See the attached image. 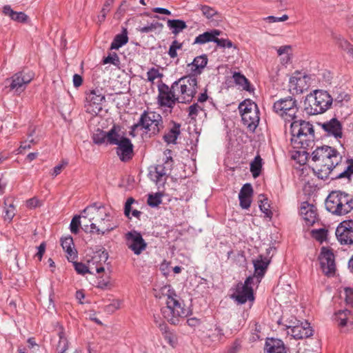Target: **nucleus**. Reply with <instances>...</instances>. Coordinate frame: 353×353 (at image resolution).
<instances>
[{
  "label": "nucleus",
  "mask_w": 353,
  "mask_h": 353,
  "mask_svg": "<svg viewBox=\"0 0 353 353\" xmlns=\"http://www.w3.org/2000/svg\"><path fill=\"white\" fill-rule=\"evenodd\" d=\"M109 217V212L106 208L102 205H98L96 203L88 206L82 212V218L90 223V232H94L95 230L97 234H104L115 228L114 225L110 223ZM88 226V223H84V230H86Z\"/></svg>",
  "instance_id": "obj_3"
},
{
  "label": "nucleus",
  "mask_w": 353,
  "mask_h": 353,
  "mask_svg": "<svg viewBox=\"0 0 353 353\" xmlns=\"http://www.w3.org/2000/svg\"><path fill=\"white\" fill-rule=\"evenodd\" d=\"M262 168V159L259 155L254 157L250 163V171L254 178L259 176Z\"/></svg>",
  "instance_id": "obj_38"
},
{
  "label": "nucleus",
  "mask_w": 353,
  "mask_h": 353,
  "mask_svg": "<svg viewBox=\"0 0 353 353\" xmlns=\"http://www.w3.org/2000/svg\"><path fill=\"white\" fill-rule=\"evenodd\" d=\"M182 43L178 42L176 40L172 41V44L170 46L168 54L171 58H175L177 57L176 50L181 49Z\"/></svg>",
  "instance_id": "obj_51"
},
{
  "label": "nucleus",
  "mask_w": 353,
  "mask_h": 353,
  "mask_svg": "<svg viewBox=\"0 0 353 353\" xmlns=\"http://www.w3.org/2000/svg\"><path fill=\"white\" fill-rule=\"evenodd\" d=\"M233 296L236 301L241 304L245 303L248 301L253 300L252 288L243 285L242 283H239L236 287V294Z\"/></svg>",
  "instance_id": "obj_23"
},
{
  "label": "nucleus",
  "mask_w": 353,
  "mask_h": 353,
  "mask_svg": "<svg viewBox=\"0 0 353 353\" xmlns=\"http://www.w3.org/2000/svg\"><path fill=\"white\" fill-rule=\"evenodd\" d=\"M74 268L76 272L79 274L84 275L87 273L92 274L89 268L82 263L74 262Z\"/></svg>",
  "instance_id": "obj_53"
},
{
  "label": "nucleus",
  "mask_w": 353,
  "mask_h": 353,
  "mask_svg": "<svg viewBox=\"0 0 353 353\" xmlns=\"http://www.w3.org/2000/svg\"><path fill=\"white\" fill-rule=\"evenodd\" d=\"M164 339L167 341V343L170 345L172 347H174L177 343V339L175 334L170 332L165 331L163 333Z\"/></svg>",
  "instance_id": "obj_55"
},
{
  "label": "nucleus",
  "mask_w": 353,
  "mask_h": 353,
  "mask_svg": "<svg viewBox=\"0 0 353 353\" xmlns=\"http://www.w3.org/2000/svg\"><path fill=\"white\" fill-rule=\"evenodd\" d=\"M307 77H293L290 80V87L291 90H294L296 94L303 93L305 90L308 89V85L306 83Z\"/></svg>",
  "instance_id": "obj_29"
},
{
  "label": "nucleus",
  "mask_w": 353,
  "mask_h": 353,
  "mask_svg": "<svg viewBox=\"0 0 353 353\" xmlns=\"http://www.w3.org/2000/svg\"><path fill=\"white\" fill-rule=\"evenodd\" d=\"M289 19L288 15L283 14L281 17H276L274 16H269L265 18H264V20L268 23H276V22H282L285 21Z\"/></svg>",
  "instance_id": "obj_59"
},
{
  "label": "nucleus",
  "mask_w": 353,
  "mask_h": 353,
  "mask_svg": "<svg viewBox=\"0 0 353 353\" xmlns=\"http://www.w3.org/2000/svg\"><path fill=\"white\" fill-rule=\"evenodd\" d=\"M93 141L97 144L107 143L106 132L102 131L99 134H94L93 135Z\"/></svg>",
  "instance_id": "obj_58"
},
{
  "label": "nucleus",
  "mask_w": 353,
  "mask_h": 353,
  "mask_svg": "<svg viewBox=\"0 0 353 353\" xmlns=\"http://www.w3.org/2000/svg\"><path fill=\"white\" fill-rule=\"evenodd\" d=\"M61 246L66 253L68 261H73L77 257V254L74 248L73 239L70 236L61 239Z\"/></svg>",
  "instance_id": "obj_28"
},
{
  "label": "nucleus",
  "mask_w": 353,
  "mask_h": 353,
  "mask_svg": "<svg viewBox=\"0 0 353 353\" xmlns=\"http://www.w3.org/2000/svg\"><path fill=\"white\" fill-rule=\"evenodd\" d=\"M252 194L253 189L251 184H244L239 194L240 206L243 209H248L250 207Z\"/></svg>",
  "instance_id": "obj_25"
},
{
  "label": "nucleus",
  "mask_w": 353,
  "mask_h": 353,
  "mask_svg": "<svg viewBox=\"0 0 353 353\" xmlns=\"http://www.w3.org/2000/svg\"><path fill=\"white\" fill-rule=\"evenodd\" d=\"M261 203L259 204L260 210L263 212L267 217H271L272 213L270 209V205L268 203V200L265 201L260 200Z\"/></svg>",
  "instance_id": "obj_57"
},
{
  "label": "nucleus",
  "mask_w": 353,
  "mask_h": 353,
  "mask_svg": "<svg viewBox=\"0 0 353 353\" xmlns=\"http://www.w3.org/2000/svg\"><path fill=\"white\" fill-rule=\"evenodd\" d=\"M128 41V38L125 34H117L114 39L113 41L111 43V49H119L122 46L127 43Z\"/></svg>",
  "instance_id": "obj_40"
},
{
  "label": "nucleus",
  "mask_w": 353,
  "mask_h": 353,
  "mask_svg": "<svg viewBox=\"0 0 353 353\" xmlns=\"http://www.w3.org/2000/svg\"><path fill=\"white\" fill-rule=\"evenodd\" d=\"M218 46L223 48H232L233 44L230 40L224 39H219L217 37H216L215 42Z\"/></svg>",
  "instance_id": "obj_62"
},
{
  "label": "nucleus",
  "mask_w": 353,
  "mask_h": 353,
  "mask_svg": "<svg viewBox=\"0 0 353 353\" xmlns=\"http://www.w3.org/2000/svg\"><path fill=\"white\" fill-rule=\"evenodd\" d=\"M148 204L151 207H157L161 203V198L159 194H149Z\"/></svg>",
  "instance_id": "obj_52"
},
{
  "label": "nucleus",
  "mask_w": 353,
  "mask_h": 353,
  "mask_svg": "<svg viewBox=\"0 0 353 353\" xmlns=\"http://www.w3.org/2000/svg\"><path fill=\"white\" fill-rule=\"evenodd\" d=\"M97 288L103 290L110 289L112 288V283L110 281V279L108 278L106 279H99L97 283Z\"/></svg>",
  "instance_id": "obj_64"
},
{
  "label": "nucleus",
  "mask_w": 353,
  "mask_h": 353,
  "mask_svg": "<svg viewBox=\"0 0 353 353\" xmlns=\"http://www.w3.org/2000/svg\"><path fill=\"white\" fill-rule=\"evenodd\" d=\"M207 63L208 58L206 55L203 54L195 57L193 61L188 65V70L190 72V74L196 77V76L201 74Z\"/></svg>",
  "instance_id": "obj_24"
},
{
  "label": "nucleus",
  "mask_w": 353,
  "mask_h": 353,
  "mask_svg": "<svg viewBox=\"0 0 353 353\" xmlns=\"http://www.w3.org/2000/svg\"><path fill=\"white\" fill-rule=\"evenodd\" d=\"M173 89V84L169 87L165 83L158 86L157 103L159 106L172 108L176 103H180L179 96Z\"/></svg>",
  "instance_id": "obj_11"
},
{
  "label": "nucleus",
  "mask_w": 353,
  "mask_h": 353,
  "mask_svg": "<svg viewBox=\"0 0 353 353\" xmlns=\"http://www.w3.org/2000/svg\"><path fill=\"white\" fill-rule=\"evenodd\" d=\"M117 145V154L121 161L127 162L132 159L133 145L128 138L123 139Z\"/></svg>",
  "instance_id": "obj_18"
},
{
  "label": "nucleus",
  "mask_w": 353,
  "mask_h": 353,
  "mask_svg": "<svg viewBox=\"0 0 353 353\" xmlns=\"http://www.w3.org/2000/svg\"><path fill=\"white\" fill-rule=\"evenodd\" d=\"M103 63H112L114 65H118L119 64V58L116 53L110 54L103 59Z\"/></svg>",
  "instance_id": "obj_54"
},
{
  "label": "nucleus",
  "mask_w": 353,
  "mask_h": 353,
  "mask_svg": "<svg viewBox=\"0 0 353 353\" xmlns=\"http://www.w3.org/2000/svg\"><path fill=\"white\" fill-rule=\"evenodd\" d=\"M168 26L172 30V32L175 35H177L187 28L185 22L180 19H169L168 21Z\"/></svg>",
  "instance_id": "obj_36"
},
{
  "label": "nucleus",
  "mask_w": 353,
  "mask_h": 353,
  "mask_svg": "<svg viewBox=\"0 0 353 353\" xmlns=\"http://www.w3.org/2000/svg\"><path fill=\"white\" fill-rule=\"evenodd\" d=\"M233 79L236 85H239L243 90L250 91V82L248 79L240 72H234Z\"/></svg>",
  "instance_id": "obj_37"
},
{
  "label": "nucleus",
  "mask_w": 353,
  "mask_h": 353,
  "mask_svg": "<svg viewBox=\"0 0 353 353\" xmlns=\"http://www.w3.org/2000/svg\"><path fill=\"white\" fill-rule=\"evenodd\" d=\"M4 212V220L10 222L16 214V209L14 205L12 203H10L8 206L5 207Z\"/></svg>",
  "instance_id": "obj_46"
},
{
  "label": "nucleus",
  "mask_w": 353,
  "mask_h": 353,
  "mask_svg": "<svg viewBox=\"0 0 353 353\" xmlns=\"http://www.w3.org/2000/svg\"><path fill=\"white\" fill-rule=\"evenodd\" d=\"M288 333L290 334L296 339L307 338L312 335V330L307 321L293 323V325L288 326Z\"/></svg>",
  "instance_id": "obj_16"
},
{
  "label": "nucleus",
  "mask_w": 353,
  "mask_h": 353,
  "mask_svg": "<svg viewBox=\"0 0 353 353\" xmlns=\"http://www.w3.org/2000/svg\"><path fill=\"white\" fill-rule=\"evenodd\" d=\"M322 128L330 136L340 139L343 136V128L341 122L336 119H332L322 124Z\"/></svg>",
  "instance_id": "obj_21"
},
{
  "label": "nucleus",
  "mask_w": 353,
  "mask_h": 353,
  "mask_svg": "<svg viewBox=\"0 0 353 353\" xmlns=\"http://www.w3.org/2000/svg\"><path fill=\"white\" fill-rule=\"evenodd\" d=\"M202 111H203V107L198 103H194L188 108V115L192 119H195Z\"/></svg>",
  "instance_id": "obj_48"
},
{
  "label": "nucleus",
  "mask_w": 353,
  "mask_h": 353,
  "mask_svg": "<svg viewBox=\"0 0 353 353\" xmlns=\"http://www.w3.org/2000/svg\"><path fill=\"white\" fill-rule=\"evenodd\" d=\"M221 31L219 30H212L210 32H205L197 36L194 41V44H205L208 42H215L216 37L219 36Z\"/></svg>",
  "instance_id": "obj_34"
},
{
  "label": "nucleus",
  "mask_w": 353,
  "mask_h": 353,
  "mask_svg": "<svg viewBox=\"0 0 353 353\" xmlns=\"http://www.w3.org/2000/svg\"><path fill=\"white\" fill-rule=\"evenodd\" d=\"M108 259V253L105 250H100L97 252L92 257L91 263L94 264H97L96 265V271L98 274L102 273L104 272V267L102 265V263H105Z\"/></svg>",
  "instance_id": "obj_32"
},
{
  "label": "nucleus",
  "mask_w": 353,
  "mask_h": 353,
  "mask_svg": "<svg viewBox=\"0 0 353 353\" xmlns=\"http://www.w3.org/2000/svg\"><path fill=\"white\" fill-rule=\"evenodd\" d=\"M335 234L341 244H353V220H345L340 223L336 229Z\"/></svg>",
  "instance_id": "obj_14"
},
{
  "label": "nucleus",
  "mask_w": 353,
  "mask_h": 353,
  "mask_svg": "<svg viewBox=\"0 0 353 353\" xmlns=\"http://www.w3.org/2000/svg\"><path fill=\"white\" fill-rule=\"evenodd\" d=\"M350 100V96L344 92H341L333 99V102L336 106L343 107L346 105Z\"/></svg>",
  "instance_id": "obj_39"
},
{
  "label": "nucleus",
  "mask_w": 353,
  "mask_h": 353,
  "mask_svg": "<svg viewBox=\"0 0 353 353\" xmlns=\"http://www.w3.org/2000/svg\"><path fill=\"white\" fill-rule=\"evenodd\" d=\"M239 110L243 124L250 130H254L260 120L257 105L251 100H245L239 104Z\"/></svg>",
  "instance_id": "obj_8"
},
{
  "label": "nucleus",
  "mask_w": 353,
  "mask_h": 353,
  "mask_svg": "<svg viewBox=\"0 0 353 353\" xmlns=\"http://www.w3.org/2000/svg\"><path fill=\"white\" fill-rule=\"evenodd\" d=\"M125 138L121 134L119 125H114L108 132H106L107 143L110 145H117Z\"/></svg>",
  "instance_id": "obj_30"
},
{
  "label": "nucleus",
  "mask_w": 353,
  "mask_h": 353,
  "mask_svg": "<svg viewBox=\"0 0 353 353\" xmlns=\"http://www.w3.org/2000/svg\"><path fill=\"white\" fill-rule=\"evenodd\" d=\"M114 0H106L98 16V21L101 23L105 19L108 13L110 11L111 6H112Z\"/></svg>",
  "instance_id": "obj_42"
},
{
  "label": "nucleus",
  "mask_w": 353,
  "mask_h": 353,
  "mask_svg": "<svg viewBox=\"0 0 353 353\" xmlns=\"http://www.w3.org/2000/svg\"><path fill=\"white\" fill-rule=\"evenodd\" d=\"M59 341L57 346L58 353H64L68 347V342L63 331L59 332Z\"/></svg>",
  "instance_id": "obj_41"
},
{
  "label": "nucleus",
  "mask_w": 353,
  "mask_h": 353,
  "mask_svg": "<svg viewBox=\"0 0 353 353\" xmlns=\"http://www.w3.org/2000/svg\"><path fill=\"white\" fill-rule=\"evenodd\" d=\"M104 100L105 97L99 90L90 91L86 97V112L92 115L98 114L102 110V102Z\"/></svg>",
  "instance_id": "obj_13"
},
{
  "label": "nucleus",
  "mask_w": 353,
  "mask_h": 353,
  "mask_svg": "<svg viewBox=\"0 0 353 353\" xmlns=\"http://www.w3.org/2000/svg\"><path fill=\"white\" fill-rule=\"evenodd\" d=\"M33 79L34 73L32 72L21 70L13 74L10 78L6 79V83H10L8 88L10 91L14 90L17 95H19Z\"/></svg>",
  "instance_id": "obj_10"
},
{
  "label": "nucleus",
  "mask_w": 353,
  "mask_h": 353,
  "mask_svg": "<svg viewBox=\"0 0 353 353\" xmlns=\"http://www.w3.org/2000/svg\"><path fill=\"white\" fill-rule=\"evenodd\" d=\"M335 321L341 327H347L348 330L353 328V319L347 310H339L335 313Z\"/></svg>",
  "instance_id": "obj_27"
},
{
  "label": "nucleus",
  "mask_w": 353,
  "mask_h": 353,
  "mask_svg": "<svg viewBox=\"0 0 353 353\" xmlns=\"http://www.w3.org/2000/svg\"><path fill=\"white\" fill-rule=\"evenodd\" d=\"M327 211L336 215H344L353 209V201L348 194L340 191L332 192L325 200Z\"/></svg>",
  "instance_id": "obj_6"
},
{
  "label": "nucleus",
  "mask_w": 353,
  "mask_h": 353,
  "mask_svg": "<svg viewBox=\"0 0 353 353\" xmlns=\"http://www.w3.org/2000/svg\"><path fill=\"white\" fill-rule=\"evenodd\" d=\"M300 214L307 226L312 225L318 220L316 208L307 202H303L301 204Z\"/></svg>",
  "instance_id": "obj_17"
},
{
  "label": "nucleus",
  "mask_w": 353,
  "mask_h": 353,
  "mask_svg": "<svg viewBox=\"0 0 353 353\" xmlns=\"http://www.w3.org/2000/svg\"><path fill=\"white\" fill-rule=\"evenodd\" d=\"M3 13L18 23H26L29 19L26 14L23 12L14 11L8 5L3 6Z\"/></svg>",
  "instance_id": "obj_31"
},
{
  "label": "nucleus",
  "mask_w": 353,
  "mask_h": 353,
  "mask_svg": "<svg viewBox=\"0 0 353 353\" xmlns=\"http://www.w3.org/2000/svg\"><path fill=\"white\" fill-rule=\"evenodd\" d=\"M333 103L330 94L322 90H316L307 95L304 101L305 110L308 114L316 115L327 110Z\"/></svg>",
  "instance_id": "obj_4"
},
{
  "label": "nucleus",
  "mask_w": 353,
  "mask_h": 353,
  "mask_svg": "<svg viewBox=\"0 0 353 353\" xmlns=\"http://www.w3.org/2000/svg\"><path fill=\"white\" fill-rule=\"evenodd\" d=\"M319 260L323 272L328 276H333L336 271V264L332 250L328 248L322 247Z\"/></svg>",
  "instance_id": "obj_12"
},
{
  "label": "nucleus",
  "mask_w": 353,
  "mask_h": 353,
  "mask_svg": "<svg viewBox=\"0 0 353 353\" xmlns=\"http://www.w3.org/2000/svg\"><path fill=\"white\" fill-rule=\"evenodd\" d=\"M333 38L336 42V44L341 48V49L345 50L346 52L350 48V47L352 45L347 40L344 39L340 34H334Z\"/></svg>",
  "instance_id": "obj_43"
},
{
  "label": "nucleus",
  "mask_w": 353,
  "mask_h": 353,
  "mask_svg": "<svg viewBox=\"0 0 353 353\" xmlns=\"http://www.w3.org/2000/svg\"><path fill=\"white\" fill-rule=\"evenodd\" d=\"M312 236L316 241L322 243L326 240L327 236V230L325 228L314 230L311 232Z\"/></svg>",
  "instance_id": "obj_45"
},
{
  "label": "nucleus",
  "mask_w": 353,
  "mask_h": 353,
  "mask_svg": "<svg viewBox=\"0 0 353 353\" xmlns=\"http://www.w3.org/2000/svg\"><path fill=\"white\" fill-rule=\"evenodd\" d=\"M353 174V159L347 161V165L344 170L340 172L336 177L337 178H347L349 179Z\"/></svg>",
  "instance_id": "obj_44"
},
{
  "label": "nucleus",
  "mask_w": 353,
  "mask_h": 353,
  "mask_svg": "<svg viewBox=\"0 0 353 353\" xmlns=\"http://www.w3.org/2000/svg\"><path fill=\"white\" fill-rule=\"evenodd\" d=\"M139 128L144 130L150 136L157 135L164 128L163 118L154 111L145 110L138 123L132 126L130 134L134 137V132Z\"/></svg>",
  "instance_id": "obj_5"
},
{
  "label": "nucleus",
  "mask_w": 353,
  "mask_h": 353,
  "mask_svg": "<svg viewBox=\"0 0 353 353\" xmlns=\"http://www.w3.org/2000/svg\"><path fill=\"white\" fill-rule=\"evenodd\" d=\"M346 303L353 307V289L347 288L345 289Z\"/></svg>",
  "instance_id": "obj_61"
},
{
  "label": "nucleus",
  "mask_w": 353,
  "mask_h": 353,
  "mask_svg": "<svg viewBox=\"0 0 353 353\" xmlns=\"http://www.w3.org/2000/svg\"><path fill=\"white\" fill-rule=\"evenodd\" d=\"M155 296L165 300L166 305L161 308V314L172 325H177L191 313L189 307H185L183 301L179 298L170 285L161 288L156 292Z\"/></svg>",
  "instance_id": "obj_1"
},
{
  "label": "nucleus",
  "mask_w": 353,
  "mask_h": 353,
  "mask_svg": "<svg viewBox=\"0 0 353 353\" xmlns=\"http://www.w3.org/2000/svg\"><path fill=\"white\" fill-rule=\"evenodd\" d=\"M314 139V134H312V137L309 138L307 134L300 135H292L291 144L294 148L307 149L312 147Z\"/></svg>",
  "instance_id": "obj_22"
},
{
  "label": "nucleus",
  "mask_w": 353,
  "mask_h": 353,
  "mask_svg": "<svg viewBox=\"0 0 353 353\" xmlns=\"http://www.w3.org/2000/svg\"><path fill=\"white\" fill-rule=\"evenodd\" d=\"M41 205V201L37 197H33L26 201V206L32 209Z\"/></svg>",
  "instance_id": "obj_63"
},
{
  "label": "nucleus",
  "mask_w": 353,
  "mask_h": 353,
  "mask_svg": "<svg viewBox=\"0 0 353 353\" xmlns=\"http://www.w3.org/2000/svg\"><path fill=\"white\" fill-rule=\"evenodd\" d=\"M290 132L291 135L307 134L309 138L312 137V134H314L313 125L310 122L303 120H293L290 124Z\"/></svg>",
  "instance_id": "obj_19"
},
{
  "label": "nucleus",
  "mask_w": 353,
  "mask_h": 353,
  "mask_svg": "<svg viewBox=\"0 0 353 353\" xmlns=\"http://www.w3.org/2000/svg\"><path fill=\"white\" fill-rule=\"evenodd\" d=\"M174 92L178 94L180 103H187L192 101L197 92L198 81L196 77L189 74L184 76L172 83Z\"/></svg>",
  "instance_id": "obj_7"
},
{
  "label": "nucleus",
  "mask_w": 353,
  "mask_h": 353,
  "mask_svg": "<svg viewBox=\"0 0 353 353\" xmlns=\"http://www.w3.org/2000/svg\"><path fill=\"white\" fill-rule=\"evenodd\" d=\"M180 133V125L174 123L173 127L163 135V140L168 144L176 143V141Z\"/></svg>",
  "instance_id": "obj_35"
},
{
  "label": "nucleus",
  "mask_w": 353,
  "mask_h": 353,
  "mask_svg": "<svg viewBox=\"0 0 353 353\" xmlns=\"http://www.w3.org/2000/svg\"><path fill=\"white\" fill-rule=\"evenodd\" d=\"M165 157L163 158V163L162 164H158L155 168V172L157 174L156 177L157 180L168 173L172 169L173 165V160L171 157V150H168L164 152Z\"/></svg>",
  "instance_id": "obj_20"
},
{
  "label": "nucleus",
  "mask_w": 353,
  "mask_h": 353,
  "mask_svg": "<svg viewBox=\"0 0 353 353\" xmlns=\"http://www.w3.org/2000/svg\"><path fill=\"white\" fill-rule=\"evenodd\" d=\"M265 353H287L283 342L277 339H268L265 342Z\"/></svg>",
  "instance_id": "obj_26"
},
{
  "label": "nucleus",
  "mask_w": 353,
  "mask_h": 353,
  "mask_svg": "<svg viewBox=\"0 0 353 353\" xmlns=\"http://www.w3.org/2000/svg\"><path fill=\"white\" fill-rule=\"evenodd\" d=\"M201 10L203 16L207 19H211L218 14V12L212 7L204 5L201 6Z\"/></svg>",
  "instance_id": "obj_49"
},
{
  "label": "nucleus",
  "mask_w": 353,
  "mask_h": 353,
  "mask_svg": "<svg viewBox=\"0 0 353 353\" xmlns=\"http://www.w3.org/2000/svg\"><path fill=\"white\" fill-rule=\"evenodd\" d=\"M125 238L126 245L134 254L139 255L147 247L141 234L135 230L126 233Z\"/></svg>",
  "instance_id": "obj_15"
},
{
  "label": "nucleus",
  "mask_w": 353,
  "mask_h": 353,
  "mask_svg": "<svg viewBox=\"0 0 353 353\" xmlns=\"http://www.w3.org/2000/svg\"><path fill=\"white\" fill-rule=\"evenodd\" d=\"M272 108L286 122L294 120L299 110L296 101L292 97L281 99L274 103Z\"/></svg>",
  "instance_id": "obj_9"
},
{
  "label": "nucleus",
  "mask_w": 353,
  "mask_h": 353,
  "mask_svg": "<svg viewBox=\"0 0 353 353\" xmlns=\"http://www.w3.org/2000/svg\"><path fill=\"white\" fill-rule=\"evenodd\" d=\"M313 170L317 176L326 179L342 160V155L334 148L324 145L317 148L312 154Z\"/></svg>",
  "instance_id": "obj_2"
},
{
  "label": "nucleus",
  "mask_w": 353,
  "mask_h": 353,
  "mask_svg": "<svg viewBox=\"0 0 353 353\" xmlns=\"http://www.w3.org/2000/svg\"><path fill=\"white\" fill-rule=\"evenodd\" d=\"M81 216H75L71 221L70 223V231L72 233L77 234L79 231V228L81 225Z\"/></svg>",
  "instance_id": "obj_56"
},
{
  "label": "nucleus",
  "mask_w": 353,
  "mask_h": 353,
  "mask_svg": "<svg viewBox=\"0 0 353 353\" xmlns=\"http://www.w3.org/2000/svg\"><path fill=\"white\" fill-rule=\"evenodd\" d=\"M163 25L159 22L152 23L143 27H139V31L141 33H149L155 31L158 28H161Z\"/></svg>",
  "instance_id": "obj_47"
},
{
  "label": "nucleus",
  "mask_w": 353,
  "mask_h": 353,
  "mask_svg": "<svg viewBox=\"0 0 353 353\" xmlns=\"http://www.w3.org/2000/svg\"><path fill=\"white\" fill-rule=\"evenodd\" d=\"M269 265V260L260 255L254 261V276L261 278L265 273Z\"/></svg>",
  "instance_id": "obj_33"
},
{
  "label": "nucleus",
  "mask_w": 353,
  "mask_h": 353,
  "mask_svg": "<svg viewBox=\"0 0 353 353\" xmlns=\"http://www.w3.org/2000/svg\"><path fill=\"white\" fill-rule=\"evenodd\" d=\"M162 76L163 75L160 73L159 70L154 68L150 69L147 72V79L152 83H154V81L157 79H161Z\"/></svg>",
  "instance_id": "obj_50"
},
{
  "label": "nucleus",
  "mask_w": 353,
  "mask_h": 353,
  "mask_svg": "<svg viewBox=\"0 0 353 353\" xmlns=\"http://www.w3.org/2000/svg\"><path fill=\"white\" fill-rule=\"evenodd\" d=\"M31 135L28 137L27 141L21 143L20 147L17 150L18 153L22 152V150L30 149L32 143H35L33 139H30Z\"/></svg>",
  "instance_id": "obj_60"
}]
</instances>
